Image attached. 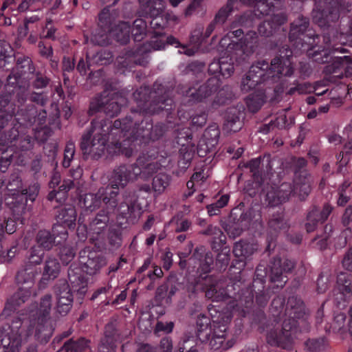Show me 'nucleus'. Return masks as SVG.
<instances>
[{"mask_svg":"<svg viewBox=\"0 0 352 352\" xmlns=\"http://www.w3.org/2000/svg\"><path fill=\"white\" fill-rule=\"evenodd\" d=\"M16 107L14 94L6 91L0 94V118H12L16 113Z\"/></svg>","mask_w":352,"mask_h":352,"instance_id":"4be33fe9","label":"nucleus"},{"mask_svg":"<svg viewBox=\"0 0 352 352\" xmlns=\"http://www.w3.org/2000/svg\"><path fill=\"white\" fill-rule=\"evenodd\" d=\"M287 313L288 317L302 318L305 315V307L302 300L295 296H290L287 303Z\"/></svg>","mask_w":352,"mask_h":352,"instance_id":"c85d7f7f","label":"nucleus"},{"mask_svg":"<svg viewBox=\"0 0 352 352\" xmlns=\"http://www.w3.org/2000/svg\"><path fill=\"white\" fill-rule=\"evenodd\" d=\"M73 296H67L63 298L56 299V310L62 316L66 315L72 309Z\"/></svg>","mask_w":352,"mask_h":352,"instance_id":"3c124183","label":"nucleus"},{"mask_svg":"<svg viewBox=\"0 0 352 352\" xmlns=\"http://www.w3.org/2000/svg\"><path fill=\"white\" fill-rule=\"evenodd\" d=\"M54 294L56 299L67 297V296H73L68 283L65 280H59L54 287Z\"/></svg>","mask_w":352,"mask_h":352,"instance_id":"09e8293b","label":"nucleus"},{"mask_svg":"<svg viewBox=\"0 0 352 352\" xmlns=\"http://www.w3.org/2000/svg\"><path fill=\"white\" fill-rule=\"evenodd\" d=\"M208 283L205 288L206 297L212 301H221L228 297L226 289L217 280H212L211 278L207 280Z\"/></svg>","mask_w":352,"mask_h":352,"instance_id":"a878e982","label":"nucleus"},{"mask_svg":"<svg viewBox=\"0 0 352 352\" xmlns=\"http://www.w3.org/2000/svg\"><path fill=\"white\" fill-rule=\"evenodd\" d=\"M255 251V248L250 243L240 241L236 243L233 248V254L236 257H248Z\"/></svg>","mask_w":352,"mask_h":352,"instance_id":"a19ab883","label":"nucleus"},{"mask_svg":"<svg viewBox=\"0 0 352 352\" xmlns=\"http://www.w3.org/2000/svg\"><path fill=\"white\" fill-rule=\"evenodd\" d=\"M36 241L39 248L43 250H51L55 243V237L46 230H39L36 236Z\"/></svg>","mask_w":352,"mask_h":352,"instance_id":"58836bf2","label":"nucleus"},{"mask_svg":"<svg viewBox=\"0 0 352 352\" xmlns=\"http://www.w3.org/2000/svg\"><path fill=\"white\" fill-rule=\"evenodd\" d=\"M56 218L58 223L68 227L72 226L76 219V211L74 206L72 205H65L58 208Z\"/></svg>","mask_w":352,"mask_h":352,"instance_id":"c756f323","label":"nucleus"},{"mask_svg":"<svg viewBox=\"0 0 352 352\" xmlns=\"http://www.w3.org/2000/svg\"><path fill=\"white\" fill-rule=\"evenodd\" d=\"M126 102V98L121 93L104 91L91 100L88 114L93 116L102 112L107 116L116 117L120 113L121 108Z\"/></svg>","mask_w":352,"mask_h":352,"instance_id":"f03ea898","label":"nucleus"},{"mask_svg":"<svg viewBox=\"0 0 352 352\" xmlns=\"http://www.w3.org/2000/svg\"><path fill=\"white\" fill-rule=\"evenodd\" d=\"M199 249L197 248L195 251V253L192 255V258H196L200 260V267L202 271L204 272H208L210 270L211 265L213 263V257L211 253L208 252L204 255V258L201 260V257L202 256L200 253H199Z\"/></svg>","mask_w":352,"mask_h":352,"instance_id":"603ef678","label":"nucleus"},{"mask_svg":"<svg viewBox=\"0 0 352 352\" xmlns=\"http://www.w3.org/2000/svg\"><path fill=\"white\" fill-rule=\"evenodd\" d=\"M169 87L155 82L151 89L140 87L133 94L141 110L149 113H158L163 110L171 109L173 100Z\"/></svg>","mask_w":352,"mask_h":352,"instance_id":"f257e3e1","label":"nucleus"},{"mask_svg":"<svg viewBox=\"0 0 352 352\" xmlns=\"http://www.w3.org/2000/svg\"><path fill=\"white\" fill-rule=\"evenodd\" d=\"M134 165L137 166L141 171L140 174L138 175V177L143 180H147L149 177L157 172L160 167V165L157 162H146L144 157H138Z\"/></svg>","mask_w":352,"mask_h":352,"instance_id":"7c9ffc66","label":"nucleus"},{"mask_svg":"<svg viewBox=\"0 0 352 352\" xmlns=\"http://www.w3.org/2000/svg\"><path fill=\"white\" fill-rule=\"evenodd\" d=\"M201 234L212 236V241L211 248L212 250H218L226 243V236L222 230L212 225H209L205 230L201 232Z\"/></svg>","mask_w":352,"mask_h":352,"instance_id":"2f4dec72","label":"nucleus"},{"mask_svg":"<svg viewBox=\"0 0 352 352\" xmlns=\"http://www.w3.org/2000/svg\"><path fill=\"white\" fill-rule=\"evenodd\" d=\"M342 70L346 74L352 73V58L349 56H333L331 63L324 67L323 72L327 75L336 74L339 76L342 75Z\"/></svg>","mask_w":352,"mask_h":352,"instance_id":"2eb2a0df","label":"nucleus"},{"mask_svg":"<svg viewBox=\"0 0 352 352\" xmlns=\"http://www.w3.org/2000/svg\"><path fill=\"white\" fill-rule=\"evenodd\" d=\"M241 111L236 107L228 108L225 113V129L230 132H237L242 127V122L240 120Z\"/></svg>","mask_w":352,"mask_h":352,"instance_id":"393cba45","label":"nucleus"},{"mask_svg":"<svg viewBox=\"0 0 352 352\" xmlns=\"http://www.w3.org/2000/svg\"><path fill=\"white\" fill-rule=\"evenodd\" d=\"M244 6H252L261 12L262 14H267L269 10L267 0H239Z\"/></svg>","mask_w":352,"mask_h":352,"instance_id":"bf43d9fd","label":"nucleus"},{"mask_svg":"<svg viewBox=\"0 0 352 352\" xmlns=\"http://www.w3.org/2000/svg\"><path fill=\"white\" fill-rule=\"evenodd\" d=\"M230 259V250L224 248L217 254L216 258V264L219 266L220 270H225L228 265Z\"/></svg>","mask_w":352,"mask_h":352,"instance_id":"13d9d810","label":"nucleus"},{"mask_svg":"<svg viewBox=\"0 0 352 352\" xmlns=\"http://www.w3.org/2000/svg\"><path fill=\"white\" fill-rule=\"evenodd\" d=\"M220 131L216 124L209 126L204 132L197 144V153L200 157L206 156L219 142Z\"/></svg>","mask_w":352,"mask_h":352,"instance_id":"9b49d317","label":"nucleus"},{"mask_svg":"<svg viewBox=\"0 0 352 352\" xmlns=\"http://www.w3.org/2000/svg\"><path fill=\"white\" fill-rule=\"evenodd\" d=\"M120 339L116 337H104L101 340V344L99 346L100 352H111L116 347V342Z\"/></svg>","mask_w":352,"mask_h":352,"instance_id":"e2e57ef3","label":"nucleus"},{"mask_svg":"<svg viewBox=\"0 0 352 352\" xmlns=\"http://www.w3.org/2000/svg\"><path fill=\"white\" fill-rule=\"evenodd\" d=\"M217 85L218 80L216 78L212 77L209 78L206 82L201 85L196 90V92H191V89H190L188 94L192 96L196 100L201 101L210 96L212 93L215 91Z\"/></svg>","mask_w":352,"mask_h":352,"instance_id":"bb28decb","label":"nucleus"},{"mask_svg":"<svg viewBox=\"0 0 352 352\" xmlns=\"http://www.w3.org/2000/svg\"><path fill=\"white\" fill-rule=\"evenodd\" d=\"M275 30L274 25L269 19L261 23L258 27V32L263 36L268 37L272 35Z\"/></svg>","mask_w":352,"mask_h":352,"instance_id":"774afa93","label":"nucleus"},{"mask_svg":"<svg viewBox=\"0 0 352 352\" xmlns=\"http://www.w3.org/2000/svg\"><path fill=\"white\" fill-rule=\"evenodd\" d=\"M21 332L17 325L0 326V352H19Z\"/></svg>","mask_w":352,"mask_h":352,"instance_id":"20e7f679","label":"nucleus"},{"mask_svg":"<svg viewBox=\"0 0 352 352\" xmlns=\"http://www.w3.org/2000/svg\"><path fill=\"white\" fill-rule=\"evenodd\" d=\"M264 67H267V63L263 60L250 67L241 80V87L243 91L248 92L260 84L267 83L266 72Z\"/></svg>","mask_w":352,"mask_h":352,"instance_id":"423d86ee","label":"nucleus"},{"mask_svg":"<svg viewBox=\"0 0 352 352\" xmlns=\"http://www.w3.org/2000/svg\"><path fill=\"white\" fill-rule=\"evenodd\" d=\"M115 146L120 153L125 155L126 157H130L133 154V148L129 140H124L122 142H117L115 144Z\"/></svg>","mask_w":352,"mask_h":352,"instance_id":"052dcab7","label":"nucleus"},{"mask_svg":"<svg viewBox=\"0 0 352 352\" xmlns=\"http://www.w3.org/2000/svg\"><path fill=\"white\" fill-rule=\"evenodd\" d=\"M323 42L325 45L324 49L331 52H345L346 50L342 47H336V38L335 37V32H328L323 36Z\"/></svg>","mask_w":352,"mask_h":352,"instance_id":"de8ad7c7","label":"nucleus"},{"mask_svg":"<svg viewBox=\"0 0 352 352\" xmlns=\"http://www.w3.org/2000/svg\"><path fill=\"white\" fill-rule=\"evenodd\" d=\"M89 341L83 338L74 341L73 339L67 340L61 349L57 352H88L89 351Z\"/></svg>","mask_w":352,"mask_h":352,"instance_id":"72a5a7b5","label":"nucleus"},{"mask_svg":"<svg viewBox=\"0 0 352 352\" xmlns=\"http://www.w3.org/2000/svg\"><path fill=\"white\" fill-rule=\"evenodd\" d=\"M339 285L342 287L343 292L352 294V275L346 273H340L337 278Z\"/></svg>","mask_w":352,"mask_h":352,"instance_id":"5fc2aeb1","label":"nucleus"},{"mask_svg":"<svg viewBox=\"0 0 352 352\" xmlns=\"http://www.w3.org/2000/svg\"><path fill=\"white\" fill-rule=\"evenodd\" d=\"M265 102V95L263 91L258 90L250 94L245 98L248 109L252 113L258 111Z\"/></svg>","mask_w":352,"mask_h":352,"instance_id":"f704fd0d","label":"nucleus"},{"mask_svg":"<svg viewBox=\"0 0 352 352\" xmlns=\"http://www.w3.org/2000/svg\"><path fill=\"white\" fill-rule=\"evenodd\" d=\"M285 51V56L281 54L278 57H275L271 60L270 67L267 64L265 68L267 84L271 85L278 82L282 76H290L293 74L294 69L289 58L292 56V52L288 48L283 47L281 54Z\"/></svg>","mask_w":352,"mask_h":352,"instance_id":"7ed1b4c3","label":"nucleus"},{"mask_svg":"<svg viewBox=\"0 0 352 352\" xmlns=\"http://www.w3.org/2000/svg\"><path fill=\"white\" fill-rule=\"evenodd\" d=\"M76 255L74 250L70 246H63L60 249L59 256L63 264L67 265Z\"/></svg>","mask_w":352,"mask_h":352,"instance_id":"69168bd1","label":"nucleus"},{"mask_svg":"<svg viewBox=\"0 0 352 352\" xmlns=\"http://www.w3.org/2000/svg\"><path fill=\"white\" fill-rule=\"evenodd\" d=\"M49 319L38 317L36 326L35 336L41 342L45 343L48 342L52 336L54 329Z\"/></svg>","mask_w":352,"mask_h":352,"instance_id":"cd10ccee","label":"nucleus"},{"mask_svg":"<svg viewBox=\"0 0 352 352\" xmlns=\"http://www.w3.org/2000/svg\"><path fill=\"white\" fill-rule=\"evenodd\" d=\"M82 270L71 265L68 270V279L73 289L82 298L87 289V281L82 274Z\"/></svg>","mask_w":352,"mask_h":352,"instance_id":"f3484780","label":"nucleus"},{"mask_svg":"<svg viewBox=\"0 0 352 352\" xmlns=\"http://www.w3.org/2000/svg\"><path fill=\"white\" fill-rule=\"evenodd\" d=\"M136 118L133 119L131 135L135 138H142L148 139L151 135V129H152V122L149 118L143 119L140 113L138 112Z\"/></svg>","mask_w":352,"mask_h":352,"instance_id":"a211bd4d","label":"nucleus"},{"mask_svg":"<svg viewBox=\"0 0 352 352\" xmlns=\"http://www.w3.org/2000/svg\"><path fill=\"white\" fill-rule=\"evenodd\" d=\"M137 116H140L138 114V111H133L131 115L126 116L122 120H115L113 124H111V127L121 129L122 131H129L131 128L133 119L136 118Z\"/></svg>","mask_w":352,"mask_h":352,"instance_id":"8fccbe9b","label":"nucleus"},{"mask_svg":"<svg viewBox=\"0 0 352 352\" xmlns=\"http://www.w3.org/2000/svg\"><path fill=\"white\" fill-rule=\"evenodd\" d=\"M104 195V189L100 188L95 194H86L83 199V205L87 210L94 211L98 208L102 202V195Z\"/></svg>","mask_w":352,"mask_h":352,"instance_id":"4c0bfd02","label":"nucleus"},{"mask_svg":"<svg viewBox=\"0 0 352 352\" xmlns=\"http://www.w3.org/2000/svg\"><path fill=\"white\" fill-rule=\"evenodd\" d=\"M60 269V264L56 258H48L45 262L43 276H47L48 278L54 279L58 276Z\"/></svg>","mask_w":352,"mask_h":352,"instance_id":"79ce46f5","label":"nucleus"},{"mask_svg":"<svg viewBox=\"0 0 352 352\" xmlns=\"http://www.w3.org/2000/svg\"><path fill=\"white\" fill-rule=\"evenodd\" d=\"M111 129V121L108 119H95L91 122V127L83 135L96 138H107Z\"/></svg>","mask_w":352,"mask_h":352,"instance_id":"aec40b11","label":"nucleus"},{"mask_svg":"<svg viewBox=\"0 0 352 352\" xmlns=\"http://www.w3.org/2000/svg\"><path fill=\"white\" fill-rule=\"evenodd\" d=\"M294 268V263L289 259L274 258L271 265L270 280L283 287L287 281V274Z\"/></svg>","mask_w":352,"mask_h":352,"instance_id":"9d476101","label":"nucleus"},{"mask_svg":"<svg viewBox=\"0 0 352 352\" xmlns=\"http://www.w3.org/2000/svg\"><path fill=\"white\" fill-rule=\"evenodd\" d=\"M164 42L158 38L151 41L149 43H144L137 51L139 54H146L149 52L151 49L154 50H159L164 47Z\"/></svg>","mask_w":352,"mask_h":352,"instance_id":"6e6d98bb","label":"nucleus"},{"mask_svg":"<svg viewBox=\"0 0 352 352\" xmlns=\"http://www.w3.org/2000/svg\"><path fill=\"white\" fill-rule=\"evenodd\" d=\"M51 309L52 296L50 295H45L41 300L40 307L38 311V317L50 318Z\"/></svg>","mask_w":352,"mask_h":352,"instance_id":"864d4df0","label":"nucleus"},{"mask_svg":"<svg viewBox=\"0 0 352 352\" xmlns=\"http://www.w3.org/2000/svg\"><path fill=\"white\" fill-rule=\"evenodd\" d=\"M79 262L81 265L80 269L90 275L96 274L102 266L106 265L105 259L97 252L91 250L89 248L80 252Z\"/></svg>","mask_w":352,"mask_h":352,"instance_id":"6e6552de","label":"nucleus"},{"mask_svg":"<svg viewBox=\"0 0 352 352\" xmlns=\"http://www.w3.org/2000/svg\"><path fill=\"white\" fill-rule=\"evenodd\" d=\"M330 53L331 52L324 49L320 52H314V53L311 54V57L314 62L319 64H323L326 63H329V60L331 59V58H330L329 56Z\"/></svg>","mask_w":352,"mask_h":352,"instance_id":"338daca9","label":"nucleus"},{"mask_svg":"<svg viewBox=\"0 0 352 352\" xmlns=\"http://www.w3.org/2000/svg\"><path fill=\"white\" fill-rule=\"evenodd\" d=\"M307 350L310 352H321L325 349V341L323 338L309 339L305 343Z\"/></svg>","mask_w":352,"mask_h":352,"instance_id":"4d7b16f0","label":"nucleus"},{"mask_svg":"<svg viewBox=\"0 0 352 352\" xmlns=\"http://www.w3.org/2000/svg\"><path fill=\"white\" fill-rule=\"evenodd\" d=\"M131 32L135 41H141L146 34V22L142 19H135Z\"/></svg>","mask_w":352,"mask_h":352,"instance_id":"37998d69","label":"nucleus"},{"mask_svg":"<svg viewBox=\"0 0 352 352\" xmlns=\"http://www.w3.org/2000/svg\"><path fill=\"white\" fill-rule=\"evenodd\" d=\"M309 25V19L303 16H298L291 25L289 32V38L292 39L297 38L300 34H304Z\"/></svg>","mask_w":352,"mask_h":352,"instance_id":"ea45409f","label":"nucleus"},{"mask_svg":"<svg viewBox=\"0 0 352 352\" xmlns=\"http://www.w3.org/2000/svg\"><path fill=\"white\" fill-rule=\"evenodd\" d=\"M340 17L337 2L331 1L327 3L324 9L314 10V21L322 28H327L338 20Z\"/></svg>","mask_w":352,"mask_h":352,"instance_id":"1a4fd4ad","label":"nucleus"},{"mask_svg":"<svg viewBox=\"0 0 352 352\" xmlns=\"http://www.w3.org/2000/svg\"><path fill=\"white\" fill-rule=\"evenodd\" d=\"M289 109H283L278 113V116L274 121H272L269 124L263 125L260 131L263 133H267L270 128L276 127L279 129H287L289 126L294 124V117L292 115L287 116L286 112Z\"/></svg>","mask_w":352,"mask_h":352,"instance_id":"412c9836","label":"nucleus"},{"mask_svg":"<svg viewBox=\"0 0 352 352\" xmlns=\"http://www.w3.org/2000/svg\"><path fill=\"white\" fill-rule=\"evenodd\" d=\"M131 26L126 22H120L111 31V36L121 44H126L130 39Z\"/></svg>","mask_w":352,"mask_h":352,"instance_id":"473e14b6","label":"nucleus"},{"mask_svg":"<svg viewBox=\"0 0 352 352\" xmlns=\"http://www.w3.org/2000/svg\"><path fill=\"white\" fill-rule=\"evenodd\" d=\"M332 210L333 208L329 204H325L322 210L314 206L307 214V221L305 225L307 232L314 231L318 223H322L327 219Z\"/></svg>","mask_w":352,"mask_h":352,"instance_id":"ddd939ff","label":"nucleus"},{"mask_svg":"<svg viewBox=\"0 0 352 352\" xmlns=\"http://www.w3.org/2000/svg\"><path fill=\"white\" fill-rule=\"evenodd\" d=\"M226 330L225 325L216 322L213 323L212 337L208 340L211 349L217 350L222 348L223 350H227L232 346L233 342L232 341H228L224 344Z\"/></svg>","mask_w":352,"mask_h":352,"instance_id":"6ab92c4d","label":"nucleus"},{"mask_svg":"<svg viewBox=\"0 0 352 352\" xmlns=\"http://www.w3.org/2000/svg\"><path fill=\"white\" fill-rule=\"evenodd\" d=\"M332 210L333 208L329 204H325L322 210L314 206L307 214V221L305 225L307 232L314 231L318 223H322L327 219Z\"/></svg>","mask_w":352,"mask_h":352,"instance_id":"4468645a","label":"nucleus"},{"mask_svg":"<svg viewBox=\"0 0 352 352\" xmlns=\"http://www.w3.org/2000/svg\"><path fill=\"white\" fill-rule=\"evenodd\" d=\"M108 138H96L88 135H82L80 142V149L83 157L87 159L89 157L98 160L101 157L107 148Z\"/></svg>","mask_w":352,"mask_h":352,"instance_id":"0eeeda50","label":"nucleus"},{"mask_svg":"<svg viewBox=\"0 0 352 352\" xmlns=\"http://www.w3.org/2000/svg\"><path fill=\"white\" fill-rule=\"evenodd\" d=\"M111 211L100 210L90 223L91 229L96 233L104 232L113 222Z\"/></svg>","mask_w":352,"mask_h":352,"instance_id":"5701e85b","label":"nucleus"},{"mask_svg":"<svg viewBox=\"0 0 352 352\" xmlns=\"http://www.w3.org/2000/svg\"><path fill=\"white\" fill-rule=\"evenodd\" d=\"M268 342L272 345L290 350L292 347L291 333L280 329L272 331L267 336Z\"/></svg>","mask_w":352,"mask_h":352,"instance_id":"b1692460","label":"nucleus"},{"mask_svg":"<svg viewBox=\"0 0 352 352\" xmlns=\"http://www.w3.org/2000/svg\"><path fill=\"white\" fill-rule=\"evenodd\" d=\"M254 18V14L252 12H245L243 14L236 16L231 27L232 28L237 26L250 28L253 25Z\"/></svg>","mask_w":352,"mask_h":352,"instance_id":"a18cd8bd","label":"nucleus"},{"mask_svg":"<svg viewBox=\"0 0 352 352\" xmlns=\"http://www.w3.org/2000/svg\"><path fill=\"white\" fill-rule=\"evenodd\" d=\"M19 289L10 298V303L13 307H19L28 301L32 294H35L34 289L18 286Z\"/></svg>","mask_w":352,"mask_h":352,"instance_id":"c9c22d12","label":"nucleus"},{"mask_svg":"<svg viewBox=\"0 0 352 352\" xmlns=\"http://www.w3.org/2000/svg\"><path fill=\"white\" fill-rule=\"evenodd\" d=\"M294 192V186L291 183L284 182L280 186L272 188L267 192L266 201L268 205L274 207L287 202Z\"/></svg>","mask_w":352,"mask_h":352,"instance_id":"f8f14e48","label":"nucleus"},{"mask_svg":"<svg viewBox=\"0 0 352 352\" xmlns=\"http://www.w3.org/2000/svg\"><path fill=\"white\" fill-rule=\"evenodd\" d=\"M19 113L28 124L32 125L36 121L38 111L33 104H29L25 108L21 109Z\"/></svg>","mask_w":352,"mask_h":352,"instance_id":"c03bdc74","label":"nucleus"},{"mask_svg":"<svg viewBox=\"0 0 352 352\" xmlns=\"http://www.w3.org/2000/svg\"><path fill=\"white\" fill-rule=\"evenodd\" d=\"M117 192H111L110 197L106 196L104 194L102 195V201L105 204V206L102 210H108L111 211V213H113L114 210L118 206V201L115 197L117 195Z\"/></svg>","mask_w":352,"mask_h":352,"instance_id":"0e129e2a","label":"nucleus"},{"mask_svg":"<svg viewBox=\"0 0 352 352\" xmlns=\"http://www.w3.org/2000/svg\"><path fill=\"white\" fill-rule=\"evenodd\" d=\"M246 50L253 52L258 45V38L255 32H249L246 34L243 41Z\"/></svg>","mask_w":352,"mask_h":352,"instance_id":"680f3d73","label":"nucleus"},{"mask_svg":"<svg viewBox=\"0 0 352 352\" xmlns=\"http://www.w3.org/2000/svg\"><path fill=\"white\" fill-rule=\"evenodd\" d=\"M38 274L37 268L34 265L25 264L16 274L17 285L34 289Z\"/></svg>","mask_w":352,"mask_h":352,"instance_id":"dca6fc26","label":"nucleus"},{"mask_svg":"<svg viewBox=\"0 0 352 352\" xmlns=\"http://www.w3.org/2000/svg\"><path fill=\"white\" fill-rule=\"evenodd\" d=\"M141 171L134 164L127 166L120 165L116 167L111 175L110 184L112 188H124L130 182L136 180Z\"/></svg>","mask_w":352,"mask_h":352,"instance_id":"39448f33","label":"nucleus"},{"mask_svg":"<svg viewBox=\"0 0 352 352\" xmlns=\"http://www.w3.org/2000/svg\"><path fill=\"white\" fill-rule=\"evenodd\" d=\"M268 227L274 232H278L287 228V222L285 219L284 212L278 211L273 212L268 220Z\"/></svg>","mask_w":352,"mask_h":352,"instance_id":"e433bc0d","label":"nucleus"},{"mask_svg":"<svg viewBox=\"0 0 352 352\" xmlns=\"http://www.w3.org/2000/svg\"><path fill=\"white\" fill-rule=\"evenodd\" d=\"M152 184L155 192L162 193L169 184V177L166 174L160 173L153 178Z\"/></svg>","mask_w":352,"mask_h":352,"instance_id":"49530a36","label":"nucleus"}]
</instances>
